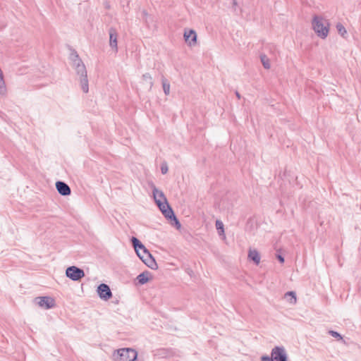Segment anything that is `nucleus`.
<instances>
[{"mask_svg": "<svg viewBox=\"0 0 361 361\" xmlns=\"http://www.w3.org/2000/svg\"><path fill=\"white\" fill-rule=\"evenodd\" d=\"M131 243L139 258L149 268L152 269H157L158 266L154 258L140 240L135 237H132Z\"/></svg>", "mask_w": 361, "mask_h": 361, "instance_id": "obj_1", "label": "nucleus"}, {"mask_svg": "<svg viewBox=\"0 0 361 361\" xmlns=\"http://www.w3.org/2000/svg\"><path fill=\"white\" fill-rule=\"evenodd\" d=\"M72 61L77 74L80 76L81 88L85 93H87L89 91V86L85 66L76 53L73 55Z\"/></svg>", "mask_w": 361, "mask_h": 361, "instance_id": "obj_2", "label": "nucleus"}, {"mask_svg": "<svg viewBox=\"0 0 361 361\" xmlns=\"http://www.w3.org/2000/svg\"><path fill=\"white\" fill-rule=\"evenodd\" d=\"M312 24L314 31L319 37L324 39L327 37L329 34V23L326 19L314 16Z\"/></svg>", "mask_w": 361, "mask_h": 361, "instance_id": "obj_3", "label": "nucleus"}, {"mask_svg": "<svg viewBox=\"0 0 361 361\" xmlns=\"http://www.w3.org/2000/svg\"><path fill=\"white\" fill-rule=\"evenodd\" d=\"M157 204L164 216L167 219L171 221V225L175 226L178 229L180 228L181 225L176 216L173 209L169 204L167 200L166 201L157 200Z\"/></svg>", "mask_w": 361, "mask_h": 361, "instance_id": "obj_4", "label": "nucleus"}, {"mask_svg": "<svg viewBox=\"0 0 361 361\" xmlns=\"http://www.w3.org/2000/svg\"><path fill=\"white\" fill-rule=\"evenodd\" d=\"M137 356V352L131 348H121L114 354L115 361H134Z\"/></svg>", "mask_w": 361, "mask_h": 361, "instance_id": "obj_5", "label": "nucleus"}, {"mask_svg": "<svg viewBox=\"0 0 361 361\" xmlns=\"http://www.w3.org/2000/svg\"><path fill=\"white\" fill-rule=\"evenodd\" d=\"M67 277L73 281H79L85 276V272L82 269L75 266L69 267L66 270Z\"/></svg>", "mask_w": 361, "mask_h": 361, "instance_id": "obj_6", "label": "nucleus"}, {"mask_svg": "<svg viewBox=\"0 0 361 361\" xmlns=\"http://www.w3.org/2000/svg\"><path fill=\"white\" fill-rule=\"evenodd\" d=\"M271 356L274 361H287L288 355L283 346H275L272 348Z\"/></svg>", "mask_w": 361, "mask_h": 361, "instance_id": "obj_7", "label": "nucleus"}, {"mask_svg": "<svg viewBox=\"0 0 361 361\" xmlns=\"http://www.w3.org/2000/svg\"><path fill=\"white\" fill-rule=\"evenodd\" d=\"M97 291L99 298L104 300H108L112 297V293L109 286L105 283L99 285Z\"/></svg>", "mask_w": 361, "mask_h": 361, "instance_id": "obj_8", "label": "nucleus"}, {"mask_svg": "<svg viewBox=\"0 0 361 361\" xmlns=\"http://www.w3.org/2000/svg\"><path fill=\"white\" fill-rule=\"evenodd\" d=\"M35 301L39 307L47 310L52 308L55 305L54 300L48 296L37 297Z\"/></svg>", "mask_w": 361, "mask_h": 361, "instance_id": "obj_9", "label": "nucleus"}, {"mask_svg": "<svg viewBox=\"0 0 361 361\" xmlns=\"http://www.w3.org/2000/svg\"><path fill=\"white\" fill-rule=\"evenodd\" d=\"M184 39L190 47H194L197 43V34L194 30H185Z\"/></svg>", "mask_w": 361, "mask_h": 361, "instance_id": "obj_10", "label": "nucleus"}, {"mask_svg": "<svg viewBox=\"0 0 361 361\" xmlns=\"http://www.w3.org/2000/svg\"><path fill=\"white\" fill-rule=\"evenodd\" d=\"M56 188L58 192L63 196L69 195L71 192V190L68 185L63 181H57L56 183Z\"/></svg>", "mask_w": 361, "mask_h": 361, "instance_id": "obj_11", "label": "nucleus"}, {"mask_svg": "<svg viewBox=\"0 0 361 361\" xmlns=\"http://www.w3.org/2000/svg\"><path fill=\"white\" fill-rule=\"evenodd\" d=\"M109 45L110 47L115 50V51H118V42L117 37L118 34L115 28L111 27L109 30Z\"/></svg>", "mask_w": 361, "mask_h": 361, "instance_id": "obj_12", "label": "nucleus"}, {"mask_svg": "<svg viewBox=\"0 0 361 361\" xmlns=\"http://www.w3.org/2000/svg\"><path fill=\"white\" fill-rule=\"evenodd\" d=\"M248 259L255 262L256 265H258L260 262V255L257 250L250 249L248 251Z\"/></svg>", "mask_w": 361, "mask_h": 361, "instance_id": "obj_13", "label": "nucleus"}, {"mask_svg": "<svg viewBox=\"0 0 361 361\" xmlns=\"http://www.w3.org/2000/svg\"><path fill=\"white\" fill-rule=\"evenodd\" d=\"M142 81L145 84H146L148 86L149 90H150L154 85L152 78L151 75L148 73H146L142 75Z\"/></svg>", "mask_w": 361, "mask_h": 361, "instance_id": "obj_14", "label": "nucleus"}, {"mask_svg": "<svg viewBox=\"0 0 361 361\" xmlns=\"http://www.w3.org/2000/svg\"><path fill=\"white\" fill-rule=\"evenodd\" d=\"M149 273L148 271H144L141 274H140L136 279L137 280L138 283L143 285L148 282Z\"/></svg>", "mask_w": 361, "mask_h": 361, "instance_id": "obj_15", "label": "nucleus"}, {"mask_svg": "<svg viewBox=\"0 0 361 361\" xmlns=\"http://www.w3.org/2000/svg\"><path fill=\"white\" fill-rule=\"evenodd\" d=\"M153 196L154 198L155 202H157V200H161V201H166V198L165 197L163 192L159 190L156 188L153 189Z\"/></svg>", "mask_w": 361, "mask_h": 361, "instance_id": "obj_16", "label": "nucleus"}, {"mask_svg": "<svg viewBox=\"0 0 361 361\" xmlns=\"http://www.w3.org/2000/svg\"><path fill=\"white\" fill-rule=\"evenodd\" d=\"M260 61L262 63L263 67L265 69H269L271 67L269 59L267 56L264 54H260Z\"/></svg>", "mask_w": 361, "mask_h": 361, "instance_id": "obj_17", "label": "nucleus"}, {"mask_svg": "<svg viewBox=\"0 0 361 361\" xmlns=\"http://www.w3.org/2000/svg\"><path fill=\"white\" fill-rule=\"evenodd\" d=\"M161 83L163 87L164 92L166 95H169L170 93V84L167 79H166L164 76L161 78Z\"/></svg>", "mask_w": 361, "mask_h": 361, "instance_id": "obj_18", "label": "nucleus"}, {"mask_svg": "<svg viewBox=\"0 0 361 361\" xmlns=\"http://www.w3.org/2000/svg\"><path fill=\"white\" fill-rule=\"evenodd\" d=\"M285 298L291 304H295L296 302V295H295V293L294 292H293V291L287 292L285 294Z\"/></svg>", "mask_w": 361, "mask_h": 361, "instance_id": "obj_19", "label": "nucleus"}, {"mask_svg": "<svg viewBox=\"0 0 361 361\" xmlns=\"http://www.w3.org/2000/svg\"><path fill=\"white\" fill-rule=\"evenodd\" d=\"M336 29L339 35H341L343 37H345V35L347 34V31L341 23H337Z\"/></svg>", "mask_w": 361, "mask_h": 361, "instance_id": "obj_20", "label": "nucleus"}, {"mask_svg": "<svg viewBox=\"0 0 361 361\" xmlns=\"http://www.w3.org/2000/svg\"><path fill=\"white\" fill-rule=\"evenodd\" d=\"M216 228L218 230L219 234L224 233V224L220 220L216 221Z\"/></svg>", "mask_w": 361, "mask_h": 361, "instance_id": "obj_21", "label": "nucleus"}, {"mask_svg": "<svg viewBox=\"0 0 361 361\" xmlns=\"http://www.w3.org/2000/svg\"><path fill=\"white\" fill-rule=\"evenodd\" d=\"M329 334L333 336L334 338H336L338 340H342L343 339V337L341 336V335L338 333L337 331H333V330H331L329 331Z\"/></svg>", "mask_w": 361, "mask_h": 361, "instance_id": "obj_22", "label": "nucleus"}, {"mask_svg": "<svg viewBox=\"0 0 361 361\" xmlns=\"http://www.w3.org/2000/svg\"><path fill=\"white\" fill-rule=\"evenodd\" d=\"M261 361H274L273 357L268 355H263L261 357Z\"/></svg>", "mask_w": 361, "mask_h": 361, "instance_id": "obj_23", "label": "nucleus"}, {"mask_svg": "<svg viewBox=\"0 0 361 361\" xmlns=\"http://www.w3.org/2000/svg\"><path fill=\"white\" fill-rule=\"evenodd\" d=\"M161 171L163 174H166L168 172V166L166 164H162L161 166Z\"/></svg>", "mask_w": 361, "mask_h": 361, "instance_id": "obj_24", "label": "nucleus"}, {"mask_svg": "<svg viewBox=\"0 0 361 361\" xmlns=\"http://www.w3.org/2000/svg\"><path fill=\"white\" fill-rule=\"evenodd\" d=\"M276 258L281 263L284 262V257L281 255H280V254L276 255Z\"/></svg>", "mask_w": 361, "mask_h": 361, "instance_id": "obj_25", "label": "nucleus"}, {"mask_svg": "<svg viewBox=\"0 0 361 361\" xmlns=\"http://www.w3.org/2000/svg\"><path fill=\"white\" fill-rule=\"evenodd\" d=\"M224 200H222V201H221V205H222V207H223L224 209H229V207H224Z\"/></svg>", "mask_w": 361, "mask_h": 361, "instance_id": "obj_26", "label": "nucleus"}, {"mask_svg": "<svg viewBox=\"0 0 361 361\" xmlns=\"http://www.w3.org/2000/svg\"><path fill=\"white\" fill-rule=\"evenodd\" d=\"M235 94H236V97H237L238 99H240V94H239L238 92H235Z\"/></svg>", "mask_w": 361, "mask_h": 361, "instance_id": "obj_27", "label": "nucleus"}]
</instances>
